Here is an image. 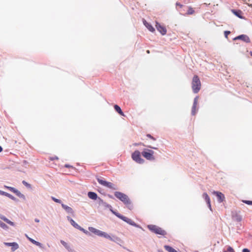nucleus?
I'll list each match as a JSON object with an SVG mask.
<instances>
[{
  "instance_id": "6ab92c4d",
  "label": "nucleus",
  "mask_w": 252,
  "mask_h": 252,
  "mask_svg": "<svg viewBox=\"0 0 252 252\" xmlns=\"http://www.w3.org/2000/svg\"><path fill=\"white\" fill-rule=\"evenodd\" d=\"M6 246H13L14 248L13 249V251H14L18 248V245L15 242L13 243H4Z\"/></svg>"
},
{
  "instance_id": "ea45409f",
  "label": "nucleus",
  "mask_w": 252,
  "mask_h": 252,
  "mask_svg": "<svg viewBox=\"0 0 252 252\" xmlns=\"http://www.w3.org/2000/svg\"><path fill=\"white\" fill-rule=\"evenodd\" d=\"M133 145H134V146H139V145L145 146V145H144V144H143V143H134V144H133Z\"/></svg>"
},
{
  "instance_id": "3c124183",
  "label": "nucleus",
  "mask_w": 252,
  "mask_h": 252,
  "mask_svg": "<svg viewBox=\"0 0 252 252\" xmlns=\"http://www.w3.org/2000/svg\"><path fill=\"white\" fill-rule=\"evenodd\" d=\"M250 54L252 56V51L250 52Z\"/></svg>"
},
{
  "instance_id": "9b49d317",
  "label": "nucleus",
  "mask_w": 252,
  "mask_h": 252,
  "mask_svg": "<svg viewBox=\"0 0 252 252\" xmlns=\"http://www.w3.org/2000/svg\"><path fill=\"white\" fill-rule=\"evenodd\" d=\"M156 28L158 32H167L166 29L165 27L161 26L158 22H156Z\"/></svg>"
},
{
  "instance_id": "473e14b6",
  "label": "nucleus",
  "mask_w": 252,
  "mask_h": 252,
  "mask_svg": "<svg viewBox=\"0 0 252 252\" xmlns=\"http://www.w3.org/2000/svg\"><path fill=\"white\" fill-rule=\"evenodd\" d=\"M51 198L55 202H57V203H61V200L58 199H57L56 198H55L54 197H51Z\"/></svg>"
},
{
  "instance_id": "f03ea898",
  "label": "nucleus",
  "mask_w": 252,
  "mask_h": 252,
  "mask_svg": "<svg viewBox=\"0 0 252 252\" xmlns=\"http://www.w3.org/2000/svg\"><path fill=\"white\" fill-rule=\"evenodd\" d=\"M201 86V82L197 75H194L192 78L191 87L194 93H197L200 90Z\"/></svg>"
},
{
  "instance_id": "4c0bfd02",
  "label": "nucleus",
  "mask_w": 252,
  "mask_h": 252,
  "mask_svg": "<svg viewBox=\"0 0 252 252\" xmlns=\"http://www.w3.org/2000/svg\"><path fill=\"white\" fill-rule=\"evenodd\" d=\"M78 229L80 230L81 231H82L85 233H87L88 232L86 230H85L84 228H82L81 226H80V228H78Z\"/></svg>"
},
{
  "instance_id": "f704fd0d",
  "label": "nucleus",
  "mask_w": 252,
  "mask_h": 252,
  "mask_svg": "<svg viewBox=\"0 0 252 252\" xmlns=\"http://www.w3.org/2000/svg\"><path fill=\"white\" fill-rule=\"evenodd\" d=\"M59 158L57 156L52 157L49 158V159L50 160H58Z\"/></svg>"
},
{
  "instance_id": "58836bf2",
  "label": "nucleus",
  "mask_w": 252,
  "mask_h": 252,
  "mask_svg": "<svg viewBox=\"0 0 252 252\" xmlns=\"http://www.w3.org/2000/svg\"><path fill=\"white\" fill-rule=\"evenodd\" d=\"M7 188L11 191H12L13 192H14L16 189L14 188H12V187H7Z\"/></svg>"
},
{
  "instance_id": "5701e85b",
  "label": "nucleus",
  "mask_w": 252,
  "mask_h": 252,
  "mask_svg": "<svg viewBox=\"0 0 252 252\" xmlns=\"http://www.w3.org/2000/svg\"><path fill=\"white\" fill-rule=\"evenodd\" d=\"M27 238H28V239L33 244H35V245L37 246H39L40 247L41 246V244L38 242H37L36 241H35L34 240L27 236Z\"/></svg>"
},
{
  "instance_id": "ddd939ff",
  "label": "nucleus",
  "mask_w": 252,
  "mask_h": 252,
  "mask_svg": "<svg viewBox=\"0 0 252 252\" xmlns=\"http://www.w3.org/2000/svg\"><path fill=\"white\" fill-rule=\"evenodd\" d=\"M143 22L145 26L150 31V32H155V29L153 26L148 22H147L145 19H143Z\"/></svg>"
},
{
  "instance_id": "e433bc0d",
  "label": "nucleus",
  "mask_w": 252,
  "mask_h": 252,
  "mask_svg": "<svg viewBox=\"0 0 252 252\" xmlns=\"http://www.w3.org/2000/svg\"><path fill=\"white\" fill-rule=\"evenodd\" d=\"M22 183L27 187H30L31 185L27 183L25 181H23Z\"/></svg>"
},
{
  "instance_id": "b1692460",
  "label": "nucleus",
  "mask_w": 252,
  "mask_h": 252,
  "mask_svg": "<svg viewBox=\"0 0 252 252\" xmlns=\"http://www.w3.org/2000/svg\"><path fill=\"white\" fill-rule=\"evenodd\" d=\"M100 236H103V237H105V238H109V239H112V238H111V237H110L108 234H107V233H106L105 232H102V231H101V233H100Z\"/></svg>"
},
{
  "instance_id": "0eeeda50",
  "label": "nucleus",
  "mask_w": 252,
  "mask_h": 252,
  "mask_svg": "<svg viewBox=\"0 0 252 252\" xmlns=\"http://www.w3.org/2000/svg\"><path fill=\"white\" fill-rule=\"evenodd\" d=\"M198 97L196 96L194 99L193 106L192 107L191 113L193 115H195L197 111V106L198 104Z\"/></svg>"
},
{
  "instance_id": "c85d7f7f",
  "label": "nucleus",
  "mask_w": 252,
  "mask_h": 252,
  "mask_svg": "<svg viewBox=\"0 0 252 252\" xmlns=\"http://www.w3.org/2000/svg\"><path fill=\"white\" fill-rule=\"evenodd\" d=\"M2 194L5 195L6 196H7V197H8L9 198H10L12 199H14V198H15L11 194H10L8 193H7V192H3Z\"/></svg>"
},
{
  "instance_id": "79ce46f5",
  "label": "nucleus",
  "mask_w": 252,
  "mask_h": 252,
  "mask_svg": "<svg viewBox=\"0 0 252 252\" xmlns=\"http://www.w3.org/2000/svg\"><path fill=\"white\" fill-rule=\"evenodd\" d=\"M176 5H178V6H179L180 7H182V6H183L181 4H180V3H179V2H177V3H176Z\"/></svg>"
},
{
  "instance_id": "a19ab883",
  "label": "nucleus",
  "mask_w": 252,
  "mask_h": 252,
  "mask_svg": "<svg viewBox=\"0 0 252 252\" xmlns=\"http://www.w3.org/2000/svg\"><path fill=\"white\" fill-rule=\"evenodd\" d=\"M243 252H250V251L248 249H244L243 250Z\"/></svg>"
},
{
  "instance_id": "8fccbe9b",
  "label": "nucleus",
  "mask_w": 252,
  "mask_h": 252,
  "mask_svg": "<svg viewBox=\"0 0 252 252\" xmlns=\"http://www.w3.org/2000/svg\"><path fill=\"white\" fill-rule=\"evenodd\" d=\"M161 33H162V35H164L165 33V32H161Z\"/></svg>"
},
{
  "instance_id": "f257e3e1",
  "label": "nucleus",
  "mask_w": 252,
  "mask_h": 252,
  "mask_svg": "<svg viewBox=\"0 0 252 252\" xmlns=\"http://www.w3.org/2000/svg\"><path fill=\"white\" fill-rule=\"evenodd\" d=\"M114 195L117 198L126 205L129 209L132 207L131 202L127 195L119 191H116Z\"/></svg>"
},
{
  "instance_id": "4be33fe9",
  "label": "nucleus",
  "mask_w": 252,
  "mask_h": 252,
  "mask_svg": "<svg viewBox=\"0 0 252 252\" xmlns=\"http://www.w3.org/2000/svg\"><path fill=\"white\" fill-rule=\"evenodd\" d=\"M164 248L168 252H178L176 250L173 249L172 247L168 245H165L164 246Z\"/></svg>"
},
{
  "instance_id": "dca6fc26",
  "label": "nucleus",
  "mask_w": 252,
  "mask_h": 252,
  "mask_svg": "<svg viewBox=\"0 0 252 252\" xmlns=\"http://www.w3.org/2000/svg\"><path fill=\"white\" fill-rule=\"evenodd\" d=\"M89 230L91 232L94 233L95 234H96V235H97L98 236H100L101 232V231H100V230H99L98 229H95V228H94L93 227H89Z\"/></svg>"
},
{
  "instance_id": "7c9ffc66",
  "label": "nucleus",
  "mask_w": 252,
  "mask_h": 252,
  "mask_svg": "<svg viewBox=\"0 0 252 252\" xmlns=\"http://www.w3.org/2000/svg\"><path fill=\"white\" fill-rule=\"evenodd\" d=\"M113 213L117 217H118L119 218L121 219V220H122V218L123 217H124V216L120 215L119 213H116V212H115L114 211H112Z\"/></svg>"
},
{
  "instance_id": "c03bdc74",
  "label": "nucleus",
  "mask_w": 252,
  "mask_h": 252,
  "mask_svg": "<svg viewBox=\"0 0 252 252\" xmlns=\"http://www.w3.org/2000/svg\"><path fill=\"white\" fill-rule=\"evenodd\" d=\"M224 33H225V36L227 37L228 34H229L230 32H224Z\"/></svg>"
},
{
  "instance_id": "a18cd8bd",
  "label": "nucleus",
  "mask_w": 252,
  "mask_h": 252,
  "mask_svg": "<svg viewBox=\"0 0 252 252\" xmlns=\"http://www.w3.org/2000/svg\"><path fill=\"white\" fill-rule=\"evenodd\" d=\"M148 147L151 148H152V149H157V148H156V147H152L150 146H148Z\"/></svg>"
},
{
  "instance_id": "09e8293b",
  "label": "nucleus",
  "mask_w": 252,
  "mask_h": 252,
  "mask_svg": "<svg viewBox=\"0 0 252 252\" xmlns=\"http://www.w3.org/2000/svg\"><path fill=\"white\" fill-rule=\"evenodd\" d=\"M146 52L148 53V54H149L150 53V51L149 50H147L146 51Z\"/></svg>"
},
{
  "instance_id": "393cba45",
  "label": "nucleus",
  "mask_w": 252,
  "mask_h": 252,
  "mask_svg": "<svg viewBox=\"0 0 252 252\" xmlns=\"http://www.w3.org/2000/svg\"><path fill=\"white\" fill-rule=\"evenodd\" d=\"M194 12V10H193V9L191 7H189L187 12V14L188 15H191Z\"/></svg>"
},
{
  "instance_id": "412c9836",
  "label": "nucleus",
  "mask_w": 252,
  "mask_h": 252,
  "mask_svg": "<svg viewBox=\"0 0 252 252\" xmlns=\"http://www.w3.org/2000/svg\"><path fill=\"white\" fill-rule=\"evenodd\" d=\"M115 110L121 115L124 116V113L122 111L121 108L118 105H114Z\"/></svg>"
},
{
  "instance_id": "de8ad7c7",
  "label": "nucleus",
  "mask_w": 252,
  "mask_h": 252,
  "mask_svg": "<svg viewBox=\"0 0 252 252\" xmlns=\"http://www.w3.org/2000/svg\"><path fill=\"white\" fill-rule=\"evenodd\" d=\"M2 150V147L0 146V152H1Z\"/></svg>"
},
{
  "instance_id": "2f4dec72",
  "label": "nucleus",
  "mask_w": 252,
  "mask_h": 252,
  "mask_svg": "<svg viewBox=\"0 0 252 252\" xmlns=\"http://www.w3.org/2000/svg\"><path fill=\"white\" fill-rule=\"evenodd\" d=\"M61 243L62 244V245L64 247H65L66 249H68L69 248V246H68L67 244L64 241H63V240H61Z\"/></svg>"
},
{
  "instance_id": "7ed1b4c3",
  "label": "nucleus",
  "mask_w": 252,
  "mask_h": 252,
  "mask_svg": "<svg viewBox=\"0 0 252 252\" xmlns=\"http://www.w3.org/2000/svg\"><path fill=\"white\" fill-rule=\"evenodd\" d=\"M147 227L150 230L157 234L162 236H165L167 234L166 231L156 225H148Z\"/></svg>"
},
{
  "instance_id": "1a4fd4ad",
  "label": "nucleus",
  "mask_w": 252,
  "mask_h": 252,
  "mask_svg": "<svg viewBox=\"0 0 252 252\" xmlns=\"http://www.w3.org/2000/svg\"><path fill=\"white\" fill-rule=\"evenodd\" d=\"M213 194L216 195L220 202H222L224 200V195L221 192L214 191Z\"/></svg>"
},
{
  "instance_id": "20e7f679",
  "label": "nucleus",
  "mask_w": 252,
  "mask_h": 252,
  "mask_svg": "<svg viewBox=\"0 0 252 252\" xmlns=\"http://www.w3.org/2000/svg\"><path fill=\"white\" fill-rule=\"evenodd\" d=\"M142 156L149 160H154L155 158L154 156V152L151 150L145 149L141 153Z\"/></svg>"
},
{
  "instance_id": "39448f33",
  "label": "nucleus",
  "mask_w": 252,
  "mask_h": 252,
  "mask_svg": "<svg viewBox=\"0 0 252 252\" xmlns=\"http://www.w3.org/2000/svg\"><path fill=\"white\" fill-rule=\"evenodd\" d=\"M132 159L139 164H142L144 162V160L141 158L140 153L139 151H135L131 155Z\"/></svg>"
},
{
  "instance_id": "a211bd4d",
  "label": "nucleus",
  "mask_w": 252,
  "mask_h": 252,
  "mask_svg": "<svg viewBox=\"0 0 252 252\" xmlns=\"http://www.w3.org/2000/svg\"><path fill=\"white\" fill-rule=\"evenodd\" d=\"M0 218L1 219H2V220H3L5 222H6V223H7L8 224L12 225V226H14V222H13L12 221H10V220H9L8 219H7L5 217L1 215H0Z\"/></svg>"
},
{
  "instance_id": "4468645a",
  "label": "nucleus",
  "mask_w": 252,
  "mask_h": 252,
  "mask_svg": "<svg viewBox=\"0 0 252 252\" xmlns=\"http://www.w3.org/2000/svg\"><path fill=\"white\" fill-rule=\"evenodd\" d=\"M122 220L125 221V222H126L127 223H128L131 225H133V226L136 225L135 223L132 220H131L126 217L124 216V217H123Z\"/></svg>"
},
{
  "instance_id": "f3484780",
  "label": "nucleus",
  "mask_w": 252,
  "mask_h": 252,
  "mask_svg": "<svg viewBox=\"0 0 252 252\" xmlns=\"http://www.w3.org/2000/svg\"><path fill=\"white\" fill-rule=\"evenodd\" d=\"M88 197L93 200H96L97 197L96 193L94 192L90 191L88 193Z\"/></svg>"
},
{
  "instance_id": "c756f323",
  "label": "nucleus",
  "mask_w": 252,
  "mask_h": 252,
  "mask_svg": "<svg viewBox=\"0 0 252 252\" xmlns=\"http://www.w3.org/2000/svg\"><path fill=\"white\" fill-rule=\"evenodd\" d=\"M14 193H15L19 197H22L24 196L18 190L16 189Z\"/></svg>"
},
{
  "instance_id": "603ef678",
  "label": "nucleus",
  "mask_w": 252,
  "mask_h": 252,
  "mask_svg": "<svg viewBox=\"0 0 252 252\" xmlns=\"http://www.w3.org/2000/svg\"><path fill=\"white\" fill-rule=\"evenodd\" d=\"M224 32H229V31H224Z\"/></svg>"
},
{
  "instance_id": "aec40b11",
  "label": "nucleus",
  "mask_w": 252,
  "mask_h": 252,
  "mask_svg": "<svg viewBox=\"0 0 252 252\" xmlns=\"http://www.w3.org/2000/svg\"><path fill=\"white\" fill-rule=\"evenodd\" d=\"M67 220L70 221L71 224L72 225H73L75 228H80V226L76 223L74 220H73L71 218L69 217H67Z\"/></svg>"
},
{
  "instance_id": "72a5a7b5",
  "label": "nucleus",
  "mask_w": 252,
  "mask_h": 252,
  "mask_svg": "<svg viewBox=\"0 0 252 252\" xmlns=\"http://www.w3.org/2000/svg\"><path fill=\"white\" fill-rule=\"evenodd\" d=\"M243 202L245 203L246 204H247L248 205H252V201L243 200Z\"/></svg>"
},
{
  "instance_id": "6e6552de",
  "label": "nucleus",
  "mask_w": 252,
  "mask_h": 252,
  "mask_svg": "<svg viewBox=\"0 0 252 252\" xmlns=\"http://www.w3.org/2000/svg\"><path fill=\"white\" fill-rule=\"evenodd\" d=\"M231 12L233 13L236 16L238 17L240 19H244V17L243 16V12L239 9H231Z\"/></svg>"
},
{
  "instance_id": "2eb2a0df",
  "label": "nucleus",
  "mask_w": 252,
  "mask_h": 252,
  "mask_svg": "<svg viewBox=\"0 0 252 252\" xmlns=\"http://www.w3.org/2000/svg\"><path fill=\"white\" fill-rule=\"evenodd\" d=\"M62 206L67 213L72 214L73 213V211L71 207L67 206L64 204H62Z\"/></svg>"
},
{
  "instance_id": "bb28decb",
  "label": "nucleus",
  "mask_w": 252,
  "mask_h": 252,
  "mask_svg": "<svg viewBox=\"0 0 252 252\" xmlns=\"http://www.w3.org/2000/svg\"><path fill=\"white\" fill-rule=\"evenodd\" d=\"M0 226L4 229H7L8 228V227L1 220H0Z\"/></svg>"
},
{
  "instance_id": "a878e982",
  "label": "nucleus",
  "mask_w": 252,
  "mask_h": 252,
  "mask_svg": "<svg viewBox=\"0 0 252 252\" xmlns=\"http://www.w3.org/2000/svg\"><path fill=\"white\" fill-rule=\"evenodd\" d=\"M233 217L235 218L236 220L238 221H240L242 220V217L239 214H236L235 215H233Z\"/></svg>"
},
{
  "instance_id": "423d86ee",
  "label": "nucleus",
  "mask_w": 252,
  "mask_h": 252,
  "mask_svg": "<svg viewBox=\"0 0 252 252\" xmlns=\"http://www.w3.org/2000/svg\"><path fill=\"white\" fill-rule=\"evenodd\" d=\"M97 181L100 185H102L103 186L112 189H116L115 186L111 182H107L99 178L97 179Z\"/></svg>"
},
{
  "instance_id": "9d476101",
  "label": "nucleus",
  "mask_w": 252,
  "mask_h": 252,
  "mask_svg": "<svg viewBox=\"0 0 252 252\" xmlns=\"http://www.w3.org/2000/svg\"><path fill=\"white\" fill-rule=\"evenodd\" d=\"M234 40H236V39H241L246 42H250V39L249 38V37L246 35H245V34H242L241 35H239V36H238L237 37H235L234 38Z\"/></svg>"
},
{
  "instance_id": "37998d69",
  "label": "nucleus",
  "mask_w": 252,
  "mask_h": 252,
  "mask_svg": "<svg viewBox=\"0 0 252 252\" xmlns=\"http://www.w3.org/2000/svg\"><path fill=\"white\" fill-rule=\"evenodd\" d=\"M64 167H67V168H68V167H72V166H70V165H68V164H65V165H64Z\"/></svg>"
},
{
  "instance_id": "f8f14e48",
  "label": "nucleus",
  "mask_w": 252,
  "mask_h": 252,
  "mask_svg": "<svg viewBox=\"0 0 252 252\" xmlns=\"http://www.w3.org/2000/svg\"><path fill=\"white\" fill-rule=\"evenodd\" d=\"M203 197L204 198V199L205 200L206 202H207V204L209 208H210V209L211 210H212L210 198L209 196H208V195L207 194V193H204L203 194Z\"/></svg>"
},
{
  "instance_id": "49530a36",
  "label": "nucleus",
  "mask_w": 252,
  "mask_h": 252,
  "mask_svg": "<svg viewBox=\"0 0 252 252\" xmlns=\"http://www.w3.org/2000/svg\"><path fill=\"white\" fill-rule=\"evenodd\" d=\"M35 221L36 222H39V220H38V219H35Z\"/></svg>"
},
{
  "instance_id": "c9c22d12",
  "label": "nucleus",
  "mask_w": 252,
  "mask_h": 252,
  "mask_svg": "<svg viewBox=\"0 0 252 252\" xmlns=\"http://www.w3.org/2000/svg\"><path fill=\"white\" fill-rule=\"evenodd\" d=\"M146 136L148 137V138L152 139L154 141H155L156 139L155 138H154V137H153L151 134H148L146 135Z\"/></svg>"
},
{
  "instance_id": "cd10ccee",
  "label": "nucleus",
  "mask_w": 252,
  "mask_h": 252,
  "mask_svg": "<svg viewBox=\"0 0 252 252\" xmlns=\"http://www.w3.org/2000/svg\"><path fill=\"white\" fill-rule=\"evenodd\" d=\"M223 252H235V251L232 247L228 246L226 250L224 251Z\"/></svg>"
}]
</instances>
